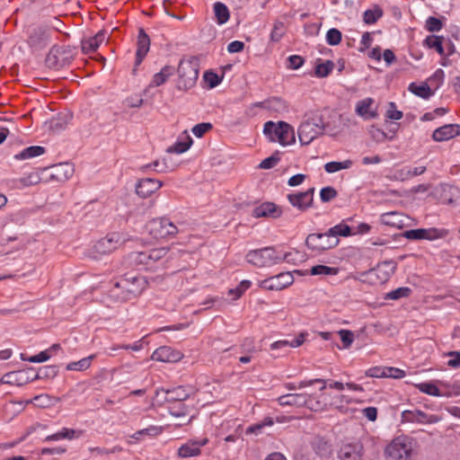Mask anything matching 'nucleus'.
<instances>
[{
    "label": "nucleus",
    "mask_w": 460,
    "mask_h": 460,
    "mask_svg": "<svg viewBox=\"0 0 460 460\" xmlns=\"http://www.w3.org/2000/svg\"><path fill=\"white\" fill-rule=\"evenodd\" d=\"M306 336L307 333L301 332L296 337L274 341L270 344V349L271 350H279V353L277 355V357H279L289 351V349L291 348H297L301 346L305 342Z\"/></svg>",
    "instance_id": "nucleus-15"
},
{
    "label": "nucleus",
    "mask_w": 460,
    "mask_h": 460,
    "mask_svg": "<svg viewBox=\"0 0 460 460\" xmlns=\"http://www.w3.org/2000/svg\"><path fill=\"white\" fill-rule=\"evenodd\" d=\"M363 446L360 443L346 444L339 452L341 460H362Z\"/></svg>",
    "instance_id": "nucleus-22"
},
{
    "label": "nucleus",
    "mask_w": 460,
    "mask_h": 460,
    "mask_svg": "<svg viewBox=\"0 0 460 460\" xmlns=\"http://www.w3.org/2000/svg\"><path fill=\"white\" fill-rule=\"evenodd\" d=\"M192 144V138L184 132V137L182 140H179L174 143L172 146H169L167 152L175 153V154H182L186 152Z\"/></svg>",
    "instance_id": "nucleus-34"
},
{
    "label": "nucleus",
    "mask_w": 460,
    "mask_h": 460,
    "mask_svg": "<svg viewBox=\"0 0 460 460\" xmlns=\"http://www.w3.org/2000/svg\"><path fill=\"white\" fill-rule=\"evenodd\" d=\"M168 400L172 401H184L188 398L189 394L186 390L181 387H176L167 392Z\"/></svg>",
    "instance_id": "nucleus-47"
},
{
    "label": "nucleus",
    "mask_w": 460,
    "mask_h": 460,
    "mask_svg": "<svg viewBox=\"0 0 460 460\" xmlns=\"http://www.w3.org/2000/svg\"><path fill=\"white\" fill-rule=\"evenodd\" d=\"M425 44L429 49H434L439 55L444 54L441 37L436 35H429L425 39Z\"/></svg>",
    "instance_id": "nucleus-46"
},
{
    "label": "nucleus",
    "mask_w": 460,
    "mask_h": 460,
    "mask_svg": "<svg viewBox=\"0 0 460 460\" xmlns=\"http://www.w3.org/2000/svg\"><path fill=\"white\" fill-rule=\"evenodd\" d=\"M147 233L156 240L174 237L178 233L177 226L166 217L154 218L146 226Z\"/></svg>",
    "instance_id": "nucleus-6"
},
{
    "label": "nucleus",
    "mask_w": 460,
    "mask_h": 460,
    "mask_svg": "<svg viewBox=\"0 0 460 460\" xmlns=\"http://www.w3.org/2000/svg\"><path fill=\"white\" fill-rule=\"evenodd\" d=\"M204 80L209 88H214L221 83V78L218 76V75L212 71H207L204 74Z\"/></svg>",
    "instance_id": "nucleus-54"
},
{
    "label": "nucleus",
    "mask_w": 460,
    "mask_h": 460,
    "mask_svg": "<svg viewBox=\"0 0 460 460\" xmlns=\"http://www.w3.org/2000/svg\"><path fill=\"white\" fill-rule=\"evenodd\" d=\"M126 241V238L120 233L113 232L108 234L106 236L101 238L94 243L91 252V257L94 260H98L99 255H106L111 253L119 246H121Z\"/></svg>",
    "instance_id": "nucleus-5"
},
{
    "label": "nucleus",
    "mask_w": 460,
    "mask_h": 460,
    "mask_svg": "<svg viewBox=\"0 0 460 460\" xmlns=\"http://www.w3.org/2000/svg\"><path fill=\"white\" fill-rule=\"evenodd\" d=\"M447 230L439 228H419L408 230L404 233V236L409 240H429L444 238L447 235Z\"/></svg>",
    "instance_id": "nucleus-12"
},
{
    "label": "nucleus",
    "mask_w": 460,
    "mask_h": 460,
    "mask_svg": "<svg viewBox=\"0 0 460 460\" xmlns=\"http://www.w3.org/2000/svg\"><path fill=\"white\" fill-rule=\"evenodd\" d=\"M264 134L271 142H279L282 146L290 145L295 142V132L293 128L284 122L274 123L268 121L264 124Z\"/></svg>",
    "instance_id": "nucleus-3"
},
{
    "label": "nucleus",
    "mask_w": 460,
    "mask_h": 460,
    "mask_svg": "<svg viewBox=\"0 0 460 460\" xmlns=\"http://www.w3.org/2000/svg\"><path fill=\"white\" fill-rule=\"evenodd\" d=\"M294 278L290 272H281L259 281V287L265 290H281L291 285Z\"/></svg>",
    "instance_id": "nucleus-10"
},
{
    "label": "nucleus",
    "mask_w": 460,
    "mask_h": 460,
    "mask_svg": "<svg viewBox=\"0 0 460 460\" xmlns=\"http://www.w3.org/2000/svg\"><path fill=\"white\" fill-rule=\"evenodd\" d=\"M460 136V125L447 124L436 128L432 134V139L436 142L447 141Z\"/></svg>",
    "instance_id": "nucleus-19"
},
{
    "label": "nucleus",
    "mask_w": 460,
    "mask_h": 460,
    "mask_svg": "<svg viewBox=\"0 0 460 460\" xmlns=\"http://www.w3.org/2000/svg\"><path fill=\"white\" fill-rule=\"evenodd\" d=\"M183 358V354L170 346H162L156 349L151 358L155 361L166 362V363H175L180 361Z\"/></svg>",
    "instance_id": "nucleus-17"
},
{
    "label": "nucleus",
    "mask_w": 460,
    "mask_h": 460,
    "mask_svg": "<svg viewBox=\"0 0 460 460\" xmlns=\"http://www.w3.org/2000/svg\"><path fill=\"white\" fill-rule=\"evenodd\" d=\"M150 48V39L148 35L145 32L143 29H140L137 35V52H136V61L135 65L139 66L146 54L149 51Z\"/></svg>",
    "instance_id": "nucleus-23"
},
{
    "label": "nucleus",
    "mask_w": 460,
    "mask_h": 460,
    "mask_svg": "<svg viewBox=\"0 0 460 460\" xmlns=\"http://www.w3.org/2000/svg\"><path fill=\"white\" fill-rule=\"evenodd\" d=\"M175 69L172 66H164L160 72L155 74L148 85L150 88L163 85L174 74Z\"/></svg>",
    "instance_id": "nucleus-28"
},
{
    "label": "nucleus",
    "mask_w": 460,
    "mask_h": 460,
    "mask_svg": "<svg viewBox=\"0 0 460 460\" xmlns=\"http://www.w3.org/2000/svg\"><path fill=\"white\" fill-rule=\"evenodd\" d=\"M340 338L343 343V347L348 349L350 347L354 341V334L351 331L349 330H341L339 332Z\"/></svg>",
    "instance_id": "nucleus-55"
},
{
    "label": "nucleus",
    "mask_w": 460,
    "mask_h": 460,
    "mask_svg": "<svg viewBox=\"0 0 460 460\" xmlns=\"http://www.w3.org/2000/svg\"><path fill=\"white\" fill-rule=\"evenodd\" d=\"M338 195L337 190L331 186L324 187L320 190V199L323 202H329Z\"/></svg>",
    "instance_id": "nucleus-49"
},
{
    "label": "nucleus",
    "mask_w": 460,
    "mask_h": 460,
    "mask_svg": "<svg viewBox=\"0 0 460 460\" xmlns=\"http://www.w3.org/2000/svg\"><path fill=\"white\" fill-rule=\"evenodd\" d=\"M40 181V176L38 172H32L23 175L21 178L13 181L14 187L22 189L38 184Z\"/></svg>",
    "instance_id": "nucleus-30"
},
{
    "label": "nucleus",
    "mask_w": 460,
    "mask_h": 460,
    "mask_svg": "<svg viewBox=\"0 0 460 460\" xmlns=\"http://www.w3.org/2000/svg\"><path fill=\"white\" fill-rule=\"evenodd\" d=\"M177 88L181 91H188L192 88L199 77V69L196 60L182 59L178 66Z\"/></svg>",
    "instance_id": "nucleus-4"
},
{
    "label": "nucleus",
    "mask_w": 460,
    "mask_h": 460,
    "mask_svg": "<svg viewBox=\"0 0 460 460\" xmlns=\"http://www.w3.org/2000/svg\"><path fill=\"white\" fill-rule=\"evenodd\" d=\"M383 15V11L380 7L376 6L373 9H368L364 12L363 20L367 24H374Z\"/></svg>",
    "instance_id": "nucleus-42"
},
{
    "label": "nucleus",
    "mask_w": 460,
    "mask_h": 460,
    "mask_svg": "<svg viewBox=\"0 0 460 460\" xmlns=\"http://www.w3.org/2000/svg\"><path fill=\"white\" fill-rule=\"evenodd\" d=\"M304 64V58L298 55H292L288 58V68L289 69H297L301 67Z\"/></svg>",
    "instance_id": "nucleus-58"
},
{
    "label": "nucleus",
    "mask_w": 460,
    "mask_h": 460,
    "mask_svg": "<svg viewBox=\"0 0 460 460\" xmlns=\"http://www.w3.org/2000/svg\"><path fill=\"white\" fill-rule=\"evenodd\" d=\"M448 112V110L443 107L437 108L431 111L426 112L421 117L422 121H430L438 117H442Z\"/></svg>",
    "instance_id": "nucleus-48"
},
{
    "label": "nucleus",
    "mask_w": 460,
    "mask_h": 460,
    "mask_svg": "<svg viewBox=\"0 0 460 460\" xmlns=\"http://www.w3.org/2000/svg\"><path fill=\"white\" fill-rule=\"evenodd\" d=\"M425 27L429 31L436 32L442 29L443 24L439 19L430 16L426 20Z\"/></svg>",
    "instance_id": "nucleus-52"
},
{
    "label": "nucleus",
    "mask_w": 460,
    "mask_h": 460,
    "mask_svg": "<svg viewBox=\"0 0 460 460\" xmlns=\"http://www.w3.org/2000/svg\"><path fill=\"white\" fill-rule=\"evenodd\" d=\"M335 64L327 60L323 63H318V77H325L333 70Z\"/></svg>",
    "instance_id": "nucleus-51"
},
{
    "label": "nucleus",
    "mask_w": 460,
    "mask_h": 460,
    "mask_svg": "<svg viewBox=\"0 0 460 460\" xmlns=\"http://www.w3.org/2000/svg\"><path fill=\"white\" fill-rule=\"evenodd\" d=\"M105 39L106 33L101 31L95 36L83 40L81 42L82 51L84 54L95 52Z\"/></svg>",
    "instance_id": "nucleus-27"
},
{
    "label": "nucleus",
    "mask_w": 460,
    "mask_h": 460,
    "mask_svg": "<svg viewBox=\"0 0 460 460\" xmlns=\"http://www.w3.org/2000/svg\"><path fill=\"white\" fill-rule=\"evenodd\" d=\"M279 161V157L276 155H273L268 158L262 160L259 165L261 169H271L277 165Z\"/></svg>",
    "instance_id": "nucleus-60"
},
{
    "label": "nucleus",
    "mask_w": 460,
    "mask_h": 460,
    "mask_svg": "<svg viewBox=\"0 0 460 460\" xmlns=\"http://www.w3.org/2000/svg\"><path fill=\"white\" fill-rule=\"evenodd\" d=\"M411 450V438L407 436H399L386 447L385 455L389 460H407Z\"/></svg>",
    "instance_id": "nucleus-7"
},
{
    "label": "nucleus",
    "mask_w": 460,
    "mask_h": 460,
    "mask_svg": "<svg viewBox=\"0 0 460 460\" xmlns=\"http://www.w3.org/2000/svg\"><path fill=\"white\" fill-rule=\"evenodd\" d=\"M128 260L135 266H145L149 268V258L147 252H133L128 255Z\"/></svg>",
    "instance_id": "nucleus-36"
},
{
    "label": "nucleus",
    "mask_w": 460,
    "mask_h": 460,
    "mask_svg": "<svg viewBox=\"0 0 460 460\" xmlns=\"http://www.w3.org/2000/svg\"><path fill=\"white\" fill-rule=\"evenodd\" d=\"M447 356L450 357V359L447 361V366L453 368L460 367V352L459 351H450L447 353Z\"/></svg>",
    "instance_id": "nucleus-62"
},
{
    "label": "nucleus",
    "mask_w": 460,
    "mask_h": 460,
    "mask_svg": "<svg viewBox=\"0 0 460 460\" xmlns=\"http://www.w3.org/2000/svg\"><path fill=\"white\" fill-rule=\"evenodd\" d=\"M49 38L47 30L44 28H37L29 37V43L32 47H42Z\"/></svg>",
    "instance_id": "nucleus-32"
},
{
    "label": "nucleus",
    "mask_w": 460,
    "mask_h": 460,
    "mask_svg": "<svg viewBox=\"0 0 460 460\" xmlns=\"http://www.w3.org/2000/svg\"><path fill=\"white\" fill-rule=\"evenodd\" d=\"M107 300L109 303L119 304L131 300L126 288H121V280L119 279L113 284L107 293Z\"/></svg>",
    "instance_id": "nucleus-25"
},
{
    "label": "nucleus",
    "mask_w": 460,
    "mask_h": 460,
    "mask_svg": "<svg viewBox=\"0 0 460 460\" xmlns=\"http://www.w3.org/2000/svg\"><path fill=\"white\" fill-rule=\"evenodd\" d=\"M381 223L395 228H401L403 226V220L402 215L398 212H388L381 215Z\"/></svg>",
    "instance_id": "nucleus-31"
},
{
    "label": "nucleus",
    "mask_w": 460,
    "mask_h": 460,
    "mask_svg": "<svg viewBox=\"0 0 460 460\" xmlns=\"http://www.w3.org/2000/svg\"><path fill=\"white\" fill-rule=\"evenodd\" d=\"M386 117L390 119L399 120L402 118V112L396 109L394 102H390L389 108L386 111Z\"/></svg>",
    "instance_id": "nucleus-59"
},
{
    "label": "nucleus",
    "mask_w": 460,
    "mask_h": 460,
    "mask_svg": "<svg viewBox=\"0 0 460 460\" xmlns=\"http://www.w3.org/2000/svg\"><path fill=\"white\" fill-rule=\"evenodd\" d=\"M394 177L395 180H398V181H404V180L410 179L411 178L410 167L406 166L402 169L396 170L394 172Z\"/></svg>",
    "instance_id": "nucleus-64"
},
{
    "label": "nucleus",
    "mask_w": 460,
    "mask_h": 460,
    "mask_svg": "<svg viewBox=\"0 0 460 460\" xmlns=\"http://www.w3.org/2000/svg\"><path fill=\"white\" fill-rule=\"evenodd\" d=\"M121 288H126L130 299L139 296L146 288L147 282L144 277L128 274L119 279Z\"/></svg>",
    "instance_id": "nucleus-8"
},
{
    "label": "nucleus",
    "mask_w": 460,
    "mask_h": 460,
    "mask_svg": "<svg viewBox=\"0 0 460 460\" xmlns=\"http://www.w3.org/2000/svg\"><path fill=\"white\" fill-rule=\"evenodd\" d=\"M415 387L421 393L431 396H441L439 389L433 383L425 382L414 385Z\"/></svg>",
    "instance_id": "nucleus-44"
},
{
    "label": "nucleus",
    "mask_w": 460,
    "mask_h": 460,
    "mask_svg": "<svg viewBox=\"0 0 460 460\" xmlns=\"http://www.w3.org/2000/svg\"><path fill=\"white\" fill-rule=\"evenodd\" d=\"M273 424H274L273 419L271 417H266L262 421L254 423V424L249 426L246 429L245 433L259 435L262 432V429L265 427H270Z\"/></svg>",
    "instance_id": "nucleus-38"
},
{
    "label": "nucleus",
    "mask_w": 460,
    "mask_h": 460,
    "mask_svg": "<svg viewBox=\"0 0 460 460\" xmlns=\"http://www.w3.org/2000/svg\"><path fill=\"white\" fill-rule=\"evenodd\" d=\"M260 106L267 107L269 109H274L276 111L285 109L284 102L279 98H272L267 101L266 102H261Z\"/></svg>",
    "instance_id": "nucleus-56"
},
{
    "label": "nucleus",
    "mask_w": 460,
    "mask_h": 460,
    "mask_svg": "<svg viewBox=\"0 0 460 460\" xmlns=\"http://www.w3.org/2000/svg\"><path fill=\"white\" fill-rule=\"evenodd\" d=\"M374 100L370 97L365 98L356 104V112L365 119H375L377 116L376 109H373Z\"/></svg>",
    "instance_id": "nucleus-26"
},
{
    "label": "nucleus",
    "mask_w": 460,
    "mask_h": 460,
    "mask_svg": "<svg viewBox=\"0 0 460 460\" xmlns=\"http://www.w3.org/2000/svg\"><path fill=\"white\" fill-rule=\"evenodd\" d=\"M168 253V248L160 247L148 251V258H149V268H152L154 264L163 258Z\"/></svg>",
    "instance_id": "nucleus-43"
},
{
    "label": "nucleus",
    "mask_w": 460,
    "mask_h": 460,
    "mask_svg": "<svg viewBox=\"0 0 460 460\" xmlns=\"http://www.w3.org/2000/svg\"><path fill=\"white\" fill-rule=\"evenodd\" d=\"M95 358L93 354L89 357L84 358L78 361L70 362L66 365V368L68 371H84L91 367L92 360Z\"/></svg>",
    "instance_id": "nucleus-35"
},
{
    "label": "nucleus",
    "mask_w": 460,
    "mask_h": 460,
    "mask_svg": "<svg viewBox=\"0 0 460 460\" xmlns=\"http://www.w3.org/2000/svg\"><path fill=\"white\" fill-rule=\"evenodd\" d=\"M409 90L415 95L421 98H429L432 94L431 90L427 84H417L415 83H411L409 85Z\"/></svg>",
    "instance_id": "nucleus-40"
},
{
    "label": "nucleus",
    "mask_w": 460,
    "mask_h": 460,
    "mask_svg": "<svg viewBox=\"0 0 460 460\" xmlns=\"http://www.w3.org/2000/svg\"><path fill=\"white\" fill-rule=\"evenodd\" d=\"M402 422L435 424L442 419L436 414H428L420 410H405L402 412Z\"/></svg>",
    "instance_id": "nucleus-11"
},
{
    "label": "nucleus",
    "mask_w": 460,
    "mask_h": 460,
    "mask_svg": "<svg viewBox=\"0 0 460 460\" xmlns=\"http://www.w3.org/2000/svg\"><path fill=\"white\" fill-rule=\"evenodd\" d=\"M208 443V439L207 438L202 439H190L178 448L177 455L181 458L198 456L201 454V447Z\"/></svg>",
    "instance_id": "nucleus-16"
},
{
    "label": "nucleus",
    "mask_w": 460,
    "mask_h": 460,
    "mask_svg": "<svg viewBox=\"0 0 460 460\" xmlns=\"http://www.w3.org/2000/svg\"><path fill=\"white\" fill-rule=\"evenodd\" d=\"M50 357H51V354L49 353V350L46 349L44 351L40 352L37 355L30 357L28 358V361L31 362V363H41V362H45L48 359H49Z\"/></svg>",
    "instance_id": "nucleus-61"
},
{
    "label": "nucleus",
    "mask_w": 460,
    "mask_h": 460,
    "mask_svg": "<svg viewBox=\"0 0 460 460\" xmlns=\"http://www.w3.org/2000/svg\"><path fill=\"white\" fill-rule=\"evenodd\" d=\"M411 293V289L408 287H401L391 292H388L385 296V299L386 300H398L401 298L410 296Z\"/></svg>",
    "instance_id": "nucleus-41"
},
{
    "label": "nucleus",
    "mask_w": 460,
    "mask_h": 460,
    "mask_svg": "<svg viewBox=\"0 0 460 460\" xmlns=\"http://www.w3.org/2000/svg\"><path fill=\"white\" fill-rule=\"evenodd\" d=\"M331 234L329 243H322L323 250H328L335 247L339 243V236H349L351 234V229L348 225L339 224L331 227L327 231Z\"/></svg>",
    "instance_id": "nucleus-20"
},
{
    "label": "nucleus",
    "mask_w": 460,
    "mask_h": 460,
    "mask_svg": "<svg viewBox=\"0 0 460 460\" xmlns=\"http://www.w3.org/2000/svg\"><path fill=\"white\" fill-rule=\"evenodd\" d=\"M213 9L217 24L222 25L228 22L230 18V13L225 4L221 2H216L213 5Z\"/></svg>",
    "instance_id": "nucleus-33"
},
{
    "label": "nucleus",
    "mask_w": 460,
    "mask_h": 460,
    "mask_svg": "<svg viewBox=\"0 0 460 460\" xmlns=\"http://www.w3.org/2000/svg\"><path fill=\"white\" fill-rule=\"evenodd\" d=\"M45 153V148L40 146H31L15 154L13 158L17 161H23L38 157Z\"/></svg>",
    "instance_id": "nucleus-29"
},
{
    "label": "nucleus",
    "mask_w": 460,
    "mask_h": 460,
    "mask_svg": "<svg viewBox=\"0 0 460 460\" xmlns=\"http://www.w3.org/2000/svg\"><path fill=\"white\" fill-rule=\"evenodd\" d=\"M253 217H279L281 215L280 209L271 202H264L252 209Z\"/></svg>",
    "instance_id": "nucleus-24"
},
{
    "label": "nucleus",
    "mask_w": 460,
    "mask_h": 460,
    "mask_svg": "<svg viewBox=\"0 0 460 460\" xmlns=\"http://www.w3.org/2000/svg\"><path fill=\"white\" fill-rule=\"evenodd\" d=\"M314 189L310 188L306 191L289 194L288 199L289 202L299 209H305L311 206L314 201Z\"/></svg>",
    "instance_id": "nucleus-21"
},
{
    "label": "nucleus",
    "mask_w": 460,
    "mask_h": 460,
    "mask_svg": "<svg viewBox=\"0 0 460 460\" xmlns=\"http://www.w3.org/2000/svg\"><path fill=\"white\" fill-rule=\"evenodd\" d=\"M162 432H163L162 427L151 425V426L147 427L146 429L137 430L136 433H134L131 436V438H134L136 440H141L145 436L156 437V436L160 435Z\"/></svg>",
    "instance_id": "nucleus-37"
},
{
    "label": "nucleus",
    "mask_w": 460,
    "mask_h": 460,
    "mask_svg": "<svg viewBox=\"0 0 460 460\" xmlns=\"http://www.w3.org/2000/svg\"><path fill=\"white\" fill-rule=\"evenodd\" d=\"M394 270V267L391 262L385 261L367 271L366 277L372 285L384 284L389 280Z\"/></svg>",
    "instance_id": "nucleus-9"
},
{
    "label": "nucleus",
    "mask_w": 460,
    "mask_h": 460,
    "mask_svg": "<svg viewBox=\"0 0 460 460\" xmlns=\"http://www.w3.org/2000/svg\"><path fill=\"white\" fill-rule=\"evenodd\" d=\"M212 128V124L208 122L199 123L195 125L191 131L197 137H202Z\"/></svg>",
    "instance_id": "nucleus-53"
},
{
    "label": "nucleus",
    "mask_w": 460,
    "mask_h": 460,
    "mask_svg": "<svg viewBox=\"0 0 460 460\" xmlns=\"http://www.w3.org/2000/svg\"><path fill=\"white\" fill-rule=\"evenodd\" d=\"M341 40V32L337 29H330L326 33V41L329 45H338Z\"/></svg>",
    "instance_id": "nucleus-50"
},
{
    "label": "nucleus",
    "mask_w": 460,
    "mask_h": 460,
    "mask_svg": "<svg viewBox=\"0 0 460 460\" xmlns=\"http://www.w3.org/2000/svg\"><path fill=\"white\" fill-rule=\"evenodd\" d=\"M373 39L369 32H364L360 40L359 51L363 52L367 49L372 44Z\"/></svg>",
    "instance_id": "nucleus-63"
},
{
    "label": "nucleus",
    "mask_w": 460,
    "mask_h": 460,
    "mask_svg": "<svg viewBox=\"0 0 460 460\" xmlns=\"http://www.w3.org/2000/svg\"><path fill=\"white\" fill-rule=\"evenodd\" d=\"M353 163L351 160H344L342 162H329L324 165V169L329 173H333L341 170L349 169Z\"/></svg>",
    "instance_id": "nucleus-39"
},
{
    "label": "nucleus",
    "mask_w": 460,
    "mask_h": 460,
    "mask_svg": "<svg viewBox=\"0 0 460 460\" xmlns=\"http://www.w3.org/2000/svg\"><path fill=\"white\" fill-rule=\"evenodd\" d=\"M162 181L155 179H140L137 184L136 185V192L139 197L146 199L151 197L155 192H156L162 187Z\"/></svg>",
    "instance_id": "nucleus-18"
},
{
    "label": "nucleus",
    "mask_w": 460,
    "mask_h": 460,
    "mask_svg": "<svg viewBox=\"0 0 460 460\" xmlns=\"http://www.w3.org/2000/svg\"><path fill=\"white\" fill-rule=\"evenodd\" d=\"M298 137L302 145H309L316 138V123L313 112L305 115L298 128Z\"/></svg>",
    "instance_id": "nucleus-13"
},
{
    "label": "nucleus",
    "mask_w": 460,
    "mask_h": 460,
    "mask_svg": "<svg viewBox=\"0 0 460 460\" xmlns=\"http://www.w3.org/2000/svg\"><path fill=\"white\" fill-rule=\"evenodd\" d=\"M286 33V27L283 22L276 21L270 32V40L279 42Z\"/></svg>",
    "instance_id": "nucleus-45"
},
{
    "label": "nucleus",
    "mask_w": 460,
    "mask_h": 460,
    "mask_svg": "<svg viewBox=\"0 0 460 460\" xmlns=\"http://www.w3.org/2000/svg\"><path fill=\"white\" fill-rule=\"evenodd\" d=\"M280 405H296L297 407L305 406L310 410H314L316 401L314 396L302 394H285L278 398Z\"/></svg>",
    "instance_id": "nucleus-14"
},
{
    "label": "nucleus",
    "mask_w": 460,
    "mask_h": 460,
    "mask_svg": "<svg viewBox=\"0 0 460 460\" xmlns=\"http://www.w3.org/2000/svg\"><path fill=\"white\" fill-rule=\"evenodd\" d=\"M298 255V252H284L274 246H267L249 251L245 255V260L254 267L267 268L282 261L293 262Z\"/></svg>",
    "instance_id": "nucleus-1"
},
{
    "label": "nucleus",
    "mask_w": 460,
    "mask_h": 460,
    "mask_svg": "<svg viewBox=\"0 0 460 460\" xmlns=\"http://www.w3.org/2000/svg\"><path fill=\"white\" fill-rule=\"evenodd\" d=\"M318 389L321 391L318 394V404H323V409L327 408H341L343 403H349V401L345 395L334 394L332 389L342 391L344 384L331 379L318 378Z\"/></svg>",
    "instance_id": "nucleus-2"
},
{
    "label": "nucleus",
    "mask_w": 460,
    "mask_h": 460,
    "mask_svg": "<svg viewBox=\"0 0 460 460\" xmlns=\"http://www.w3.org/2000/svg\"><path fill=\"white\" fill-rule=\"evenodd\" d=\"M365 374L367 376H369V377H376V378L385 377L386 367L384 368L381 367H373L368 368L365 372Z\"/></svg>",
    "instance_id": "nucleus-57"
}]
</instances>
